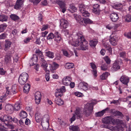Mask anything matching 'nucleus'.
Masks as SVG:
<instances>
[{
  "label": "nucleus",
  "instance_id": "63",
  "mask_svg": "<svg viewBox=\"0 0 131 131\" xmlns=\"http://www.w3.org/2000/svg\"><path fill=\"white\" fill-rule=\"evenodd\" d=\"M63 53L64 56L68 57H70V56L69 54L67 51L66 50H63Z\"/></svg>",
  "mask_w": 131,
  "mask_h": 131
},
{
  "label": "nucleus",
  "instance_id": "46",
  "mask_svg": "<svg viewBox=\"0 0 131 131\" xmlns=\"http://www.w3.org/2000/svg\"><path fill=\"white\" fill-rule=\"evenodd\" d=\"M113 8L117 9H121L122 7V5L121 3L116 4L113 6Z\"/></svg>",
  "mask_w": 131,
  "mask_h": 131
},
{
  "label": "nucleus",
  "instance_id": "32",
  "mask_svg": "<svg viewBox=\"0 0 131 131\" xmlns=\"http://www.w3.org/2000/svg\"><path fill=\"white\" fill-rule=\"evenodd\" d=\"M109 75V73L108 72H105L100 76V79L102 80L106 79Z\"/></svg>",
  "mask_w": 131,
  "mask_h": 131
},
{
  "label": "nucleus",
  "instance_id": "15",
  "mask_svg": "<svg viewBox=\"0 0 131 131\" xmlns=\"http://www.w3.org/2000/svg\"><path fill=\"white\" fill-rule=\"evenodd\" d=\"M35 101L36 103L39 104L40 102L41 98V93L39 92H37L36 93L35 95Z\"/></svg>",
  "mask_w": 131,
  "mask_h": 131
},
{
  "label": "nucleus",
  "instance_id": "9",
  "mask_svg": "<svg viewBox=\"0 0 131 131\" xmlns=\"http://www.w3.org/2000/svg\"><path fill=\"white\" fill-rule=\"evenodd\" d=\"M129 78L128 77L125 75H122L120 79V81L123 84L128 86V84L129 82Z\"/></svg>",
  "mask_w": 131,
  "mask_h": 131
},
{
  "label": "nucleus",
  "instance_id": "21",
  "mask_svg": "<svg viewBox=\"0 0 131 131\" xmlns=\"http://www.w3.org/2000/svg\"><path fill=\"white\" fill-rule=\"evenodd\" d=\"M55 40L58 42H59L61 40V35L58 32L56 31L54 33Z\"/></svg>",
  "mask_w": 131,
  "mask_h": 131
},
{
  "label": "nucleus",
  "instance_id": "7",
  "mask_svg": "<svg viewBox=\"0 0 131 131\" xmlns=\"http://www.w3.org/2000/svg\"><path fill=\"white\" fill-rule=\"evenodd\" d=\"M63 0H54V3L58 4L60 7L62 9L61 12L64 13L66 11V8L65 7V4L64 3Z\"/></svg>",
  "mask_w": 131,
  "mask_h": 131
},
{
  "label": "nucleus",
  "instance_id": "24",
  "mask_svg": "<svg viewBox=\"0 0 131 131\" xmlns=\"http://www.w3.org/2000/svg\"><path fill=\"white\" fill-rule=\"evenodd\" d=\"M90 64L91 66L93 69L92 71V73L94 77H96L97 76L96 66L94 64L92 63H91Z\"/></svg>",
  "mask_w": 131,
  "mask_h": 131
},
{
  "label": "nucleus",
  "instance_id": "12",
  "mask_svg": "<svg viewBox=\"0 0 131 131\" xmlns=\"http://www.w3.org/2000/svg\"><path fill=\"white\" fill-rule=\"evenodd\" d=\"M40 60L41 64V67L45 70L46 71H47L48 64L46 61L45 60L43 56H41L40 57Z\"/></svg>",
  "mask_w": 131,
  "mask_h": 131
},
{
  "label": "nucleus",
  "instance_id": "33",
  "mask_svg": "<svg viewBox=\"0 0 131 131\" xmlns=\"http://www.w3.org/2000/svg\"><path fill=\"white\" fill-rule=\"evenodd\" d=\"M20 77L23 79H24L27 81L28 77V74L25 72H24L20 75Z\"/></svg>",
  "mask_w": 131,
  "mask_h": 131
},
{
  "label": "nucleus",
  "instance_id": "27",
  "mask_svg": "<svg viewBox=\"0 0 131 131\" xmlns=\"http://www.w3.org/2000/svg\"><path fill=\"white\" fill-rule=\"evenodd\" d=\"M68 10L71 12L73 13L77 10V8L73 4H70L69 8Z\"/></svg>",
  "mask_w": 131,
  "mask_h": 131
},
{
  "label": "nucleus",
  "instance_id": "5",
  "mask_svg": "<svg viewBox=\"0 0 131 131\" xmlns=\"http://www.w3.org/2000/svg\"><path fill=\"white\" fill-rule=\"evenodd\" d=\"M87 7L84 4H80L79 7V11L82 14V15L84 17H89L90 13L86 10Z\"/></svg>",
  "mask_w": 131,
  "mask_h": 131
},
{
  "label": "nucleus",
  "instance_id": "25",
  "mask_svg": "<svg viewBox=\"0 0 131 131\" xmlns=\"http://www.w3.org/2000/svg\"><path fill=\"white\" fill-rule=\"evenodd\" d=\"M12 42L8 40H6L5 43L4 50L6 51L10 48L11 47Z\"/></svg>",
  "mask_w": 131,
  "mask_h": 131
},
{
  "label": "nucleus",
  "instance_id": "13",
  "mask_svg": "<svg viewBox=\"0 0 131 131\" xmlns=\"http://www.w3.org/2000/svg\"><path fill=\"white\" fill-rule=\"evenodd\" d=\"M74 16L78 22L82 25L84 24L83 23L84 22V19L82 18L81 16L74 14Z\"/></svg>",
  "mask_w": 131,
  "mask_h": 131
},
{
  "label": "nucleus",
  "instance_id": "50",
  "mask_svg": "<svg viewBox=\"0 0 131 131\" xmlns=\"http://www.w3.org/2000/svg\"><path fill=\"white\" fill-rule=\"evenodd\" d=\"M84 23L86 24H92L93 21L89 18L84 19Z\"/></svg>",
  "mask_w": 131,
  "mask_h": 131
},
{
  "label": "nucleus",
  "instance_id": "59",
  "mask_svg": "<svg viewBox=\"0 0 131 131\" xmlns=\"http://www.w3.org/2000/svg\"><path fill=\"white\" fill-rule=\"evenodd\" d=\"M102 127H103L105 128H108L110 129L111 130H114V129H116V128H115V127H113L112 126H107L105 127L104 126H103V125H102Z\"/></svg>",
  "mask_w": 131,
  "mask_h": 131
},
{
  "label": "nucleus",
  "instance_id": "11",
  "mask_svg": "<svg viewBox=\"0 0 131 131\" xmlns=\"http://www.w3.org/2000/svg\"><path fill=\"white\" fill-rule=\"evenodd\" d=\"M59 67V65L55 62H53L52 64H50V71L52 73H54L56 72V70Z\"/></svg>",
  "mask_w": 131,
  "mask_h": 131
},
{
  "label": "nucleus",
  "instance_id": "28",
  "mask_svg": "<svg viewBox=\"0 0 131 131\" xmlns=\"http://www.w3.org/2000/svg\"><path fill=\"white\" fill-rule=\"evenodd\" d=\"M11 56L10 55L5 56V63L6 64H9L11 62Z\"/></svg>",
  "mask_w": 131,
  "mask_h": 131
},
{
  "label": "nucleus",
  "instance_id": "16",
  "mask_svg": "<svg viewBox=\"0 0 131 131\" xmlns=\"http://www.w3.org/2000/svg\"><path fill=\"white\" fill-rule=\"evenodd\" d=\"M110 17L111 20L113 22L117 21L119 18L118 14L115 13H113L111 14Z\"/></svg>",
  "mask_w": 131,
  "mask_h": 131
},
{
  "label": "nucleus",
  "instance_id": "52",
  "mask_svg": "<svg viewBox=\"0 0 131 131\" xmlns=\"http://www.w3.org/2000/svg\"><path fill=\"white\" fill-rule=\"evenodd\" d=\"M104 59L106 63L108 64H110L111 60L108 56H105V57H104Z\"/></svg>",
  "mask_w": 131,
  "mask_h": 131
},
{
  "label": "nucleus",
  "instance_id": "31",
  "mask_svg": "<svg viewBox=\"0 0 131 131\" xmlns=\"http://www.w3.org/2000/svg\"><path fill=\"white\" fill-rule=\"evenodd\" d=\"M13 108V106L10 104H7L6 105L5 107V109L6 111H12Z\"/></svg>",
  "mask_w": 131,
  "mask_h": 131
},
{
  "label": "nucleus",
  "instance_id": "18",
  "mask_svg": "<svg viewBox=\"0 0 131 131\" xmlns=\"http://www.w3.org/2000/svg\"><path fill=\"white\" fill-rule=\"evenodd\" d=\"M120 66L117 61H115L113 63L111 70L113 72H115L120 69Z\"/></svg>",
  "mask_w": 131,
  "mask_h": 131
},
{
  "label": "nucleus",
  "instance_id": "20",
  "mask_svg": "<svg viewBox=\"0 0 131 131\" xmlns=\"http://www.w3.org/2000/svg\"><path fill=\"white\" fill-rule=\"evenodd\" d=\"M42 115L39 112H37L35 114V120L37 122H41Z\"/></svg>",
  "mask_w": 131,
  "mask_h": 131
},
{
  "label": "nucleus",
  "instance_id": "37",
  "mask_svg": "<svg viewBox=\"0 0 131 131\" xmlns=\"http://www.w3.org/2000/svg\"><path fill=\"white\" fill-rule=\"evenodd\" d=\"M19 115L21 118H25L27 116V113L24 111H21Z\"/></svg>",
  "mask_w": 131,
  "mask_h": 131
},
{
  "label": "nucleus",
  "instance_id": "44",
  "mask_svg": "<svg viewBox=\"0 0 131 131\" xmlns=\"http://www.w3.org/2000/svg\"><path fill=\"white\" fill-rule=\"evenodd\" d=\"M13 109L15 111H18L20 109V105L19 103H17L15 104L14 107H13Z\"/></svg>",
  "mask_w": 131,
  "mask_h": 131
},
{
  "label": "nucleus",
  "instance_id": "30",
  "mask_svg": "<svg viewBox=\"0 0 131 131\" xmlns=\"http://www.w3.org/2000/svg\"><path fill=\"white\" fill-rule=\"evenodd\" d=\"M56 103L59 105H61L63 104L64 102L60 98L56 97L55 100Z\"/></svg>",
  "mask_w": 131,
  "mask_h": 131
},
{
  "label": "nucleus",
  "instance_id": "58",
  "mask_svg": "<svg viewBox=\"0 0 131 131\" xmlns=\"http://www.w3.org/2000/svg\"><path fill=\"white\" fill-rule=\"evenodd\" d=\"M58 90L61 92L62 93L66 91L65 87L64 86H62L60 89H57Z\"/></svg>",
  "mask_w": 131,
  "mask_h": 131
},
{
  "label": "nucleus",
  "instance_id": "29",
  "mask_svg": "<svg viewBox=\"0 0 131 131\" xmlns=\"http://www.w3.org/2000/svg\"><path fill=\"white\" fill-rule=\"evenodd\" d=\"M30 85L28 84H25L24 88V92L28 93L30 90Z\"/></svg>",
  "mask_w": 131,
  "mask_h": 131
},
{
  "label": "nucleus",
  "instance_id": "42",
  "mask_svg": "<svg viewBox=\"0 0 131 131\" xmlns=\"http://www.w3.org/2000/svg\"><path fill=\"white\" fill-rule=\"evenodd\" d=\"M98 41L96 40H93L90 41V44L91 46L95 47Z\"/></svg>",
  "mask_w": 131,
  "mask_h": 131
},
{
  "label": "nucleus",
  "instance_id": "56",
  "mask_svg": "<svg viewBox=\"0 0 131 131\" xmlns=\"http://www.w3.org/2000/svg\"><path fill=\"white\" fill-rule=\"evenodd\" d=\"M124 36L128 39H131V31L127 33H125Z\"/></svg>",
  "mask_w": 131,
  "mask_h": 131
},
{
  "label": "nucleus",
  "instance_id": "17",
  "mask_svg": "<svg viewBox=\"0 0 131 131\" xmlns=\"http://www.w3.org/2000/svg\"><path fill=\"white\" fill-rule=\"evenodd\" d=\"M71 80L72 79L70 77H65L63 79V83L64 85H68L70 84Z\"/></svg>",
  "mask_w": 131,
  "mask_h": 131
},
{
  "label": "nucleus",
  "instance_id": "57",
  "mask_svg": "<svg viewBox=\"0 0 131 131\" xmlns=\"http://www.w3.org/2000/svg\"><path fill=\"white\" fill-rule=\"evenodd\" d=\"M49 25H43L42 26V28L41 29L42 31H44L47 29Z\"/></svg>",
  "mask_w": 131,
  "mask_h": 131
},
{
  "label": "nucleus",
  "instance_id": "10",
  "mask_svg": "<svg viewBox=\"0 0 131 131\" xmlns=\"http://www.w3.org/2000/svg\"><path fill=\"white\" fill-rule=\"evenodd\" d=\"M60 25L61 28H65L68 26L69 23L66 20L63 18H62L60 20Z\"/></svg>",
  "mask_w": 131,
  "mask_h": 131
},
{
  "label": "nucleus",
  "instance_id": "23",
  "mask_svg": "<svg viewBox=\"0 0 131 131\" xmlns=\"http://www.w3.org/2000/svg\"><path fill=\"white\" fill-rule=\"evenodd\" d=\"M109 108L107 107L101 112H98L95 114V116L97 117H100L102 116L105 112L109 110Z\"/></svg>",
  "mask_w": 131,
  "mask_h": 131
},
{
  "label": "nucleus",
  "instance_id": "1",
  "mask_svg": "<svg viewBox=\"0 0 131 131\" xmlns=\"http://www.w3.org/2000/svg\"><path fill=\"white\" fill-rule=\"evenodd\" d=\"M69 44L72 46L79 47L80 49L85 50L88 49V43L84 39L82 33L79 32L75 34H73L71 37H69Z\"/></svg>",
  "mask_w": 131,
  "mask_h": 131
},
{
  "label": "nucleus",
  "instance_id": "49",
  "mask_svg": "<svg viewBox=\"0 0 131 131\" xmlns=\"http://www.w3.org/2000/svg\"><path fill=\"white\" fill-rule=\"evenodd\" d=\"M71 128L73 131H79L80 129L78 126H72Z\"/></svg>",
  "mask_w": 131,
  "mask_h": 131
},
{
  "label": "nucleus",
  "instance_id": "19",
  "mask_svg": "<svg viewBox=\"0 0 131 131\" xmlns=\"http://www.w3.org/2000/svg\"><path fill=\"white\" fill-rule=\"evenodd\" d=\"M118 40V38L115 36H113L110 39V42L113 46H115L117 45Z\"/></svg>",
  "mask_w": 131,
  "mask_h": 131
},
{
  "label": "nucleus",
  "instance_id": "38",
  "mask_svg": "<svg viewBox=\"0 0 131 131\" xmlns=\"http://www.w3.org/2000/svg\"><path fill=\"white\" fill-rule=\"evenodd\" d=\"M7 17L6 16L3 15H0V21L2 22L6 21L7 20Z\"/></svg>",
  "mask_w": 131,
  "mask_h": 131
},
{
  "label": "nucleus",
  "instance_id": "61",
  "mask_svg": "<svg viewBox=\"0 0 131 131\" xmlns=\"http://www.w3.org/2000/svg\"><path fill=\"white\" fill-rule=\"evenodd\" d=\"M6 37V35L5 33H3L0 35V39H4Z\"/></svg>",
  "mask_w": 131,
  "mask_h": 131
},
{
  "label": "nucleus",
  "instance_id": "2",
  "mask_svg": "<svg viewBox=\"0 0 131 131\" xmlns=\"http://www.w3.org/2000/svg\"><path fill=\"white\" fill-rule=\"evenodd\" d=\"M9 87H6V91L4 95L0 97V99L1 100H4L6 99V97L9 95H12L16 93L17 91L16 90V87L15 86H13L12 89L10 90Z\"/></svg>",
  "mask_w": 131,
  "mask_h": 131
},
{
  "label": "nucleus",
  "instance_id": "47",
  "mask_svg": "<svg viewBox=\"0 0 131 131\" xmlns=\"http://www.w3.org/2000/svg\"><path fill=\"white\" fill-rule=\"evenodd\" d=\"M26 80L24 79H22L20 77L19 78L18 81L21 85H24L26 82Z\"/></svg>",
  "mask_w": 131,
  "mask_h": 131
},
{
  "label": "nucleus",
  "instance_id": "54",
  "mask_svg": "<svg viewBox=\"0 0 131 131\" xmlns=\"http://www.w3.org/2000/svg\"><path fill=\"white\" fill-rule=\"evenodd\" d=\"M114 113L116 116H122L123 115L121 112L118 111L114 112Z\"/></svg>",
  "mask_w": 131,
  "mask_h": 131
},
{
  "label": "nucleus",
  "instance_id": "14",
  "mask_svg": "<svg viewBox=\"0 0 131 131\" xmlns=\"http://www.w3.org/2000/svg\"><path fill=\"white\" fill-rule=\"evenodd\" d=\"M88 85L87 83L82 82L79 84L78 87L80 89H82L84 91H86L88 89Z\"/></svg>",
  "mask_w": 131,
  "mask_h": 131
},
{
  "label": "nucleus",
  "instance_id": "43",
  "mask_svg": "<svg viewBox=\"0 0 131 131\" xmlns=\"http://www.w3.org/2000/svg\"><path fill=\"white\" fill-rule=\"evenodd\" d=\"M124 19L127 22H129L131 21V15L129 14L126 15Z\"/></svg>",
  "mask_w": 131,
  "mask_h": 131
},
{
  "label": "nucleus",
  "instance_id": "39",
  "mask_svg": "<svg viewBox=\"0 0 131 131\" xmlns=\"http://www.w3.org/2000/svg\"><path fill=\"white\" fill-rule=\"evenodd\" d=\"M54 35L52 33H50L49 34L48 36L47 37V40L51 41L52 39L54 37Z\"/></svg>",
  "mask_w": 131,
  "mask_h": 131
},
{
  "label": "nucleus",
  "instance_id": "22",
  "mask_svg": "<svg viewBox=\"0 0 131 131\" xmlns=\"http://www.w3.org/2000/svg\"><path fill=\"white\" fill-rule=\"evenodd\" d=\"M118 25L116 24H115L113 23H111L108 24L106 26L107 28L111 30V29H116L118 26Z\"/></svg>",
  "mask_w": 131,
  "mask_h": 131
},
{
  "label": "nucleus",
  "instance_id": "4",
  "mask_svg": "<svg viewBox=\"0 0 131 131\" xmlns=\"http://www.w3.org/2000/svg\"><path fill=\"white\" fill-rule=\"evenodd\" d=\"M93 103H88L84 106V113L86 116L90 115L93 109Z\"/></svg>",
  "mask_w": 131,
  "mask_h": 131
},
{
  "label": "nucleus",
  "instance_id": "62",
  "mask_svg": "<svg viewBox=\"0 0 131 131\" xmlns=\"http://www.w3.org/2000/svg\"><path fill=\"white\" fill-rule=\"evenodd\" d=\"M31 59L34 61H37L38 58L36 54H34L32 57Z\"/></svg>",
  "mask_w": 131,
  "mask_h": 131
},
{
  "label": "nucleus",
  "instance_id": "48",
  "mask_svg": "<svg viewBox=\"0 0 131 131\" xmlns=\"http://www.w3.org/2000/svg\"><path fill=\"white\" fill-rule=\"evenodd\" d=\"M10 17L12 19L15 21L19 19L18 16L15 14H11L10 16Z\"/></svg>",
  "mask_w": 131,
  "mask_h": 131
},
{
  "label": "nucleus",
  "instance_id": "53",
  "mask_svg": "<svg viewBox=\"0 0 131 131\" xmlns=\"http://www.w3.org/2000/svg\"><path fill=\"white\" fill-rule=\"evenodd\" d=\"M92 11L96 15H99L100 12V11L99 10V9H93Z\"/></svg>",
  "mask_w": 131,
  "mask_h": 131
},
{
  "label": "nucleus",
  "instance_id": "41",
  "mask_svg": "<svg viewBox=\"0 0 131 131\" xmlns=\"http://www.w3.org/2000/svg\"><path fill=\"white\" fill-rule=\"evenodd\" d=\"M7 25L5 24L0 25V33L6 29Z\"/></svg>",
  "mask_w": 131,
  "mask_h": 131
},
{
  "label": "nucleus",
  "instance_id": "35",
  "mask_svg": "<svg viewBox=\"0 0 131 131\" xmlns=\"http://www.w3.org/2000/svg\"><path fill=\"white\" fill-rule=\"evenodd\" d=\"M46 56H48L49 58H54L53 53L50 51H48L45 52Z\"/></svg>",
  "mask_w": 131,
  "mask_h": 131
},
{
  "label": "nucleus",
  "instance_id": "45",
  "mask_svg": "<svg viewBox=\"0 0 131 131\" xmlns=\"http://www.w3.org/2000/svg\"><path fill=\"white\" fill-rule=\"evenodd\" d=\"M63 93L57 89L56 90V92L55 93V95L56 97L60 96L61 97L63 95Z\"/></svg>",
  "mask_w": 131,
  "mask_h": 131
},
{
  "label": "nucleus",
  "instance_id": "8",
  "mask_svg": "<svg viewBox=\"0 0 131 131\" xmlns=\"http://www.w3.org/2000/svg\"><path fill=\"white\" fill-rule=\"evenodd\" d=\"M24 0H17L14 6L15 9H21L24 5Z\"/></svg>",
  "mask_w": 131,
  "mask_h": 131
},
{
  "label": "nucleus",
  "instance_id": "64",
  "mask_svg": "<svg viewBox=\"0 0 131 131\" xmlns=\"http://www.w3.org/2000/svg\"><path fill=\"white\" fill-rule=\"evenodd\" d=\"M100 6V5L98 4H95L93 6V9H99Z\"/></svg>",
  "mask_w": 131,
  "mask_h": 131
},
{
  "label": "nucleus",
  "instance_id": "55",
  "mask_svg": "<svg viewBox=\"0 0 131 131\" xmlns=\"http://www.w3.org/2000/svg\"><path fill=\"white\" fill-rule=\"evenodd\" d=\"M101 69L102 70L106 71L107 70L108 67L106 64H105L101 66Z\"/></svg>",
  "mask_w": 131,
  "mask_h": 131
},
{
  "label": "nucleus",
  "instance_id": "26",
  "mask_svg": "<svg viewBox=\"0 0 131 131\" xmlns=\"http://www.w3.org/2000/svg\"><path fill=\"white\" fill-rule=\"evenodd\" d=\"M74 114H75V116L78 119L81 118L82 116L80 112V108H76L75 113Z\"/></svg>",
  "mask_w": 131,
  "mask_h": 131
},
{
  "label": "nucleus",
  "instance_id": "51",
  "mask_svg": "<svg viewBox=\"0 0 131 131\" xmlns=\"http://www.w3.org/2000/svg\"><path fill=\"white\" fill-rule=\"evenodd\" d=\"M41 0H29L30 2H32L35 5H37L41 1Z\"/></svg>",
  "mask_w": 131,
  "mask_h": 131
},
{
  "label": "nucleus",
  "instance_id": "6",
  "mask_svg": "<svg viewBox=\"0 0 131 131\" xmlns=\"http://www.w3.org/2000/svg\"><path fill=\"white\" fill-rule=\"evenodd\" d=\"M115 123L117 125L115 126L116 130L121 131L123 130V128L126 126V124L123 122L118 119H117L115 121Z\"/></svg>",
  "mask_w": 131,
  "mask_h": 131
},
{
  "label": "nucleus",
  "instance_id": "34",
  "mask_svg": "<svg viewBox=\"0 0 131 131\" xmlns=\"http://www.w3.org/2000/svg\"><path fill=\"white\" fill-rule=\"evenodd\" d=\"M74 66V64L72 63H67L65 64V67L66 68L70 69L73 68Z\"/></svg>",
  "mask_w": 131,
  "mask_h": 131
},
{
  "label": "nucleus",
  "instance_id": "3",
  "mask_svg": "<svg viewBox=\"0 0 131 131\" xmlns=\"http://www.w3.org/2000/svg\"><path fill=\"white\" fill-rule=\"evenodd\" d=\"M41 123V125L43 130L48 129L49 126V121L50 117L48 114H46L42 117Z\"/></svg>",
  "mask_w": 131,
  "mask_h": 131
},
{
  "label": "nucleus",
  "instance_id": "60",
  "mask_svg": "<svg viewBox=\"0 0 131 131\" xmlns=\"http://www.w3.org/2000/svg\"><path fill=\"white\" fill-rule=\"evenodd\" d=\"M35 53L36 54L39 55L40 56V58L41 56H42V52L39 49H37L35 51Z\"/></svg>",
  "mask_w": 131,
  "mask_h": 131
},
{
  "label": "nucleus",
  "instance_id": "36",
  "mask_svg": "<svg viewBox=\"0 0 131 131\" xmlns=\"http://www.w3.org/2000/svg\"><path fill=\"white\" fill-rule=\"evenodd\" d=\"M111 120V118L110 117H107L103 119V121L104 123L108 124L110 123Z\"/></svg>",
  "mask_w": 131,
  "mask_h": 131
},
{
  "label": "nucleus",
  "instance_id": "40",
  "mask_svg": "<svg viewBox=\"0 0 131 131\" xmlns=\"http://www.w3.org/2000/svg\"><path fill=\"white\" fill-rule=\"evenodd\" d=\"M103 46L105 48H106V50L109 51L110 52H112V49L110 47L109 45L107 43H105L103 44Z\"/></svg>",
  "mask_w": 131,
  "mask_h": 131
}]
</instances>
